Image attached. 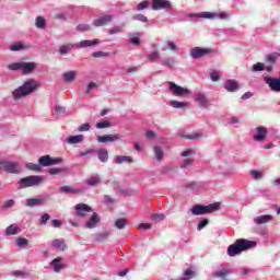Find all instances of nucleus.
Returning <instances> with one entry per match:
<instances>
[{"instance_id":"2f4dec72","label":"nucleus","mask_w":280,"mask_h":280,"mask_svg":"<svg viewBox=\"0 0 280 280\" xmlns=\"http://www.w3.org/2000/svg\"><path fill=\"white\" fill-rule=\"evenodd\" d=\"M66 113H67V109H65V107L57 105L55 106L52 117H55V119H59V117H65Z\"/></svg>"},{"instance_id":"c9c22d12","label":"nucleus","mask_w":280,"mask_h":280,"mask_svg":"<svg viewBox=\"0 0 280 280\" xmlns=\"http://www.w3.org/2000/svg\"><path fill=\"white\" fill-rule=\"evenodd\" d=\"M60 194H78L80 191L78 188H74L73 186H61L59 188Z\"/></svg>"},{"instance_id":"b1692460","label":"nucleus","mask_w":280,"mask_h":280,"mask_svg":"<svg viewBox=\"0 0 280 280\" xmlns=\"http://www.w3.org/2000/svg\"><path fill=\"white\" fill-rule=\"evenodd\" d=\"M45 203V199L43 198H28L25 201L26 207H40Z\"/></svg>"},{"instance_id":"680f3d73","label":"nucleus","mask_w":280,"mask_h":280,"mask_svg":"<svg viewBox=\"0 0 280 280\" xmlns=\"http://www.w3.org/2000/svg\"><path fill=\"white\" fill-rule=\"evenodd\" d=\"M210 80L212 82H219L220 81V74L218 73V71L210 72Z\"/></svg>"},{"instance_id":"cd10ccee","label":"nucleus","mask_w":280,"mask_h":280,"mask_svg":"<svg viewBox=\"0 0 280 280\" xmlns=\"http://www.w3.org/2000/svg\"><path fill=\"white\" fill-rule=\"evenodd\" d=\"M82 141H84V135H77V136H70L66 143H68L69 145H75L78 143H82Z\"/></svg>"},{"instance_id":"4be33fe9","label":"nucleus","mask_w":280,"mask_h":280,"mask_svg":"<svg viewBox=\"0 0 280 280\" xmlns=\"http://www.w3.org/2000/svg\"><path fill=\"white\" fill-rule=\"evenodd\" d=\"M273 217L270 214H265V215H258L253 219L254 223L257 225L261 224H268V222H272Z\"/></svg>"},{"instance_id":"f257e3e1","label":"nucleus","mask_w":280,"mask_h":280,"mask_svg":"<svg viewBox=\"0 0 280 280\" xmlns=\"http://www.w3.org/2000/svg\"><path fill=\"white\" fill-rule=\"evenodd\" d=\"M38 86L40 85L36 80L30 79L12 92V97L15 102H19V100H23V97H27V95L35 93Z\"/></svg>"},{"instance_id":"72a5a7b5","label":"nucleus","mask_w":280,"mask_h":280,"mask_svg":"<svg viewBox=\"0 0 280 280\" xmlns=\"http://www.w3.org/2000/svg\"><path fill=\"white\" fill-rule=\"evenodd\" d=\"M75 48V44H66L60 46L59 48V54H61V56H67V54H69V51H71V49Z\"/></svg>"},{"instance_id":"412c9836","label":"nucleus","mask_w":280,"mask_h":280,"mask_svg":"<svg viewBox=\"0 0 280 280\" xmlns=\"http://www.w3.org/2000/svg\"><path fill=\"white\" fill-rule=\"evenodd\" d=\"M21 226L16 223H13L11 225H9L5 231H4V235L7 237H10L12 235H19V233H21Z\"/></svg>"},{"instance_id":"49530a36","label":"nucleus","mask_w":280,"mask_h":280,"mask_svg":"<svg viewBox=\"0 0 280 280\" xmlns=\"http://www.w3.org/2000/svg\"><path fill=\"white\" fill-rule=\"evenodd\" d=\"M150 8V1L143 0L142 2L138 3L137 10L138 12H142V10H148Z\"/></svg>"},{"instance_id":"9b49d317","label":"nucleus","mask_w":280,"mask_h":280,"mask_svg":"<svg viewBox=\"0 0 280 280\" xmlns=\"http://www.w3.org/2000/svg\"><path fill=\"white\" fill-rule=\"evenodd\" d=\"M151 8L159 12V10H172L174 4L170 0H151Z\"/></svg>"},{"instance_id":"bb28decb","label":"nucleus","mask_w":280,"mask_h":280,"mask_svg":"<svg viewBox=\"0 0 280 280\" xmlns=\"http://www.w3.org/2000/svg\"><path fill=\"white\" fill-rule=\"evenodd\" d=\"M62 78L65 82H74V80L78 78V71L70 70L62 73Z\"/></svg>"},{"instance_id":"20e7f679","label":"nucleus","mask_w":280,"mask_h":280,"mask_svg":"<svg viewBox=\"0 0 280 280\" xmlns=\"http://www.w3.org/2000/svg\"><path fill=\"white\" fill-rule=\"evenodd\" d=\"M8 69L10 71H21L24 75H28V73H32L36 69V63L25 61L13 62L8 66Z\"/></svg>"},{"instance_id":"5701e85b","label":"nucleus","mask_w":280,"mask_h":280,"mask_svg":"<svg viewBox=\"0 0 280 280\" xmlns=\"http://www.w3.org/2000/svg\"><path fill=\"white\" fill-rule=\"evenodd\" d=\"M50 246L57 250H67V243L65 240L56 238L50 242Z\"/></svg>"},{"instance_id":"9d476101","label":"nucleus","mask_w":280,"mask_h":280,"mask_svg":"<svg viewBox=\"0 0 280 280\" xmlns=\"http://www.w3.org/2000/svg\"><path fill=\"white\" fill-rule=\"evenodd\" d=\"M0 167L8 174H19L21 172V165L19 162L2 161Z\"/></svg>"},{"instance_id":"6e6d98bb","label":"nucleus","mask_w":280,"mask_h":280,"mask_svg":"<svg viewBox=\"0 0 280 280\" xmlns=\"http://www.w3.org/2000/svg\"><path fill=\"white\" fill-rule=\"evenodd\" d=\"M91 130V124L85 122L78 128V132H89Z\"/></svg>"},{"instance_id":"7c9ffc66","label":"nucleus","mask_w":280,"mask_h":280,"mask_svg":"<svg viewBox=\"0 0 280 280\" xmlns=\"http://www.w3.org/2000/svg\"><path fill=\"white\" fill-rule=\"evenodd\" d=\"M178 46L176 45V43H174V40H166L164 43V50L165 51H173L174 54L178 52Z\"/></svg>"},{"instance_id":"c756f323","label":"nucleus","mask_w":280,"mask_h":280,"mask_svg":"<svg viewBox=\"0 0 280 280\" xmlns=\"http://www.w3.org/2000/svg\"><path fill=\"white\" fill-rule=\"evenodd\" d=\"M116 165H122V163H133L132 161V158L131 156H128V155H117L115 159H114Z\"/></svg>"},{"instance_id":"a19ab883","label":"nucleus","mask_w":280,"mask_h":280,"mask_svg":"<svg viewBox=\"0 0 280 280\" xmlns=\"http://www.w3.org/2000/svg\"><path fill=\"white\" fill-rule=\"evenodd\" d=\"M35 25L38 27V30H45L47 21H45V18L43 16H37L35 20Z\"/></svg>"},{"instance_id":"6ab92c4d","label":"nucleus","mask_w":280,"mask_h":280,"mask_svg":"<svg viewBox=\"0 0 280 280\" xmlns=\"http://www.w3.org/2000/svg\"><path fill=\"white\" fill-rule=\"evenodd\" d=\"M75 211H77V215L79 218H84V215H86V213H91V211H93V209L91 208V206L86 205V203H78L74 207Z\"/></svg>"},{"instance_id":"69168bd1","label":"nucleus","mask_w":280,"mask_h":280,"mask_svg":"<svg viewBox=\"0 0 280 280\" xmlns=\"http://www.w3.org/2000/svg\"><path fill=\"white\" fill-rule=\"evenodd\" d=\"M152 220L155 222H163V220H165V214L155 213L152 215Z\"/></svg>"},{"instance_id":"c03bdc74","label":"nucleus","mask_w":280,"mask_h":280,"mask_svg":"<svg viewBox=\"0 0 280 280\" xmlns=\"http://www.w3.org/2000/svg\"><path fill=\"white\" fill-rule=\"evenodd\" d=\"M129 43L131 45H135L136 47H139L141 45V40L139 39V35H136V34L129 35Z\"/></svg>"},{"instance_id":"864d4df0","label":"nucleus","mask_w":280,"mask_h":280,"mask_svg":"<svg viewBox=\"0 0 280 280\" xmlns=\"http://www.w3.org/2000/svg\"><path fill=\"white\" fill-rule=\"evenodd\" d=\"M126 224H127L126 219H118V220H116V222H115L116 229H119V230L125 229V228H126Z\"/></svg>"},{"instance_id":"423d86ee","label":"nucleus","mask_w":280,"mask_h":280,"mask_svg":"<svg viewBox=\"0 0 280 280\" xmlns=\"http://www.w3.org/2000/svg\"><path fill=\"white\" fill-rule=\"evenodd\" d=\"M43 180L44 177L40 175H31L22 178L19 184L21 189H25V187H38Z\"/></svg>"},{"instance_id":"3c124183","label":"nucleus","mask_w":280,"mask_h":280,"mask_svg":"<svg viewBox=\"0 0 280 280\" xmlns=\"http://www.w3.org/2000/svg\"><path fill=\"white\" fill-rule=\"evenodd\" d=\"M253 72L266 71V66L262 62H257L252 67Z\"/></svg>"},{"instance_id":"a211bd4d","label":"nucleus","mask_w":280,"mask_h":280,"mask_svg":"<svg viewBox=\"0 0 280 280\" xmlns=\"http://www.w3.org/2000/svg\"><path fill=\"white\" fill-rule=\"evenodd\" d=\"M102 40L100 39H84L80 43L75 44L77 49H84L86 47H95L97 45H101Z\"/></svg>"},{"instance_id":"0eeeda50","label":"nucleus","mask_w":280,"mask_h":280,"mask_svg":"<svg viewBox=\"0 0 280 280\" xmlns=\"http://www.w3.org/2000/svg\"><path fill=\"white\" fill-rule=\"evenodd\" d=\"M168 91H171L174 97H187L188 95H191V90L183 88L172 81L168 82Z\"/></svg>"},{"instance_id":"338daca9","label":"nucleus","mask_w":280,"mask_h":280,"mask_svg":"<svg viewBox=\"0 0 280 280\" xmlns=\"http://www.w3.org/2000/svg\"><path fill=\"white\" fill-rule=\"evenodd\" d=\"M62 168H58V167H54V168H49L48 174H50V176H57V174H61Z\"/></svg>"},{"instance_id":"4d7b16f0","label":"nucleus","mask_w":280,"mask_h":280,"mask_svg":"<svg viewBox=\"0 0 280 280\" xmlns=\"http://www.w3.org/2000/svg\"><path fill=\"white\" fill-rule=\"evenodd\" d=\"M96 128H97V130H102L104 128H110V122H108V121L96 122Z\"/></svg>"},{"instance_id":"473e14b6","label":"nucleus","mask_w":280,"mask_h":280,"mask_svg":"<svg viewBox=\"0 0 280 280\" xmlns=\"http://www.w3.org/2000/svg\"><path fill=\"white\" fill-rule=\"evenodd\" d=\"M97 156H98V160L102 163H107L108 162V150H106V149H98L97 150Z\"/></svg>"},{"instance_id":"c85d7f7f","label":"nucleus","mask_w":280,"mask_h":280,"mask_svg":"<svg viewBox=\"0 0 280 280\" xmlns=\"http://www.w3.org/2000/svg\"><path fill=\"white\" fill-rule=\"evenodd\" d=\"M185 189L187 191H200V189H202V185L200 183L197 182H189L188 184L185 185Z\"/></svg>"},{"instance_id":"f03ea898","label":"nucleus","mask_w":280,"mask_h":280,"mask_svg":"<svg viewBox=\"0 0 280 280\" xmlns=\"http://www.w3.org/2000/svg\"><path fill=\"white\" fill-rule=\"evenodd\" d=\"M254 246H257V243L241 238L228 247V255L229 257H235V255H240V253H244L248 248H254Z\"/></svg>"},{"instance_id":"dca6fc26","label":"nucleus","mask_w":280,"mask_h":280,"mask_svg":"<svg viewBox=\"0 0 280 280\" xmlns=\"http://www.w3.org/2000/svg\"><path fill=\"white\" fill-rule=\"evenodd\" d=\"M121 137L117 133L115 135H104V136H98L96 138V141L98 143H115V141H119Z\"/></svg>"},{"instance_id":"2eb2a0df","label":"nucleus","mask_w":280,"mask_h":280,"mask_svg":"<svg viewBox=\"0 0 280 280\" xmlns=\"http://www.w3.org/2000/svg\"><path fill=\"white\" fill-rule=\"evenodd\" d=\"M223 89H225V91H228V93H235V92L240 91V83L234 79H228L223 83Z\"/></svg>"},{"instance_id":"39448f33","label":"nucleus","mask_w":280,"mask_h":280,"mask_svg":"<svg viewBox=\"0 0 280 280\" xmlns=\"http://www.w3.org/2000/svg\"><path fill=\"white\" fill-rule=\"evenodd\" d=\"M197 19H209L210 21H215L217 19H220L221 21H226L229 16H231V13L221 11V12H200L197 15Z\"/></svg>"},{"instance_id":"052dcab7","label":"nucleus","mask_w":280,"mask_h":280,"mask_svg":"<svg viewBox=\"0 0 280 280\" xmlns=\"http://www.w3.org/2000/svg\"><path fill=\"white\" fill-rule=\"evenodd\" d=\"M208 225H209V220L208 219H203L197 225V231H202V229H205V226H208Z\"/></svg>"},{"instance_id":"1a4fd4ad","label":"nucleus","mask_w":280,"mask_h":280,"mask_svg":"<svg viewBox=\"0 0 280 280\" xmlns=\"http://www.w3.org/2000/svg\"><path fill=\"white\" fill-rule=\"evenodd\" d=\"M211 54H213L212 48H202V47H194L189 51V56L190 58H192V60L205 58V56H209Z\"/></svg>"},{"instance_id":"6e6552de","label":"nucleus","mask_w":280,"mask_h":280,"mask_svg":"<svg viewBox=\"0 0 280 280\" xmlns=\"http://www.w3.org/2000/svg\"><path fill=\"white\" fill-rule=\"evenodd\" d=\"M267 138H268V128L264 126H258L252 129V139L256 143H264V141H266Z\"/></svg>"},{"instance_id":"4c0bfd02","label":"nucleus","mask_w":280,"mask_h":280,"mask_svg":"<svg viewBox=\"0 0 280 280\" xmlns=\"http://www.w3.org/2000/svg\"><path fill=\"white\" fill-rule=\"evenodd\" d=\"M249 176H252L253 180H261L264 178V172L253 170L249 172Z\"/></svg>"},{"instance_id":"e2e57ef3","label":"nucleus","mask_w":280,"mask_h":280,"mask_svg":"<svg viewBox=\"0 0 280 280\" xmlns=\"http://www.w3.org/2000/svg\"><path fill=\"white\" fill-rule=\"evenodd\" d=\"M23 49V44L18 43L10 46L11 51H21Z\"/></svg>"},{"instance_id":"58836bf2","label":"nucleus","mask_w":280,"mask_h":280,"mask_svg":"<svg viewBox=\"0 0 280 280\" xmlns=\"http://www.w3.org/2000/svg\"><path fill=\"white\" fill-rule=\"evenodd\" d=\"M265 60L269 65H275V62H277V60H279V54L278 52H273V54L267 55Z\"/></svg>"},{"instance_id":"13d9d810","label":"nucleus","mask_w":280,"mask_h":280,"mask_svg":"<svg viewBox=\"0 0 280 280\" xmlns=\"http://www.w3.org/2000/svg\"><path fill=\"white\" fill-rule=\"evenodd\" d=\"M78 32H89L91 31V25L89 24H79L77 26Z\"/></svg>"},{"instance_id":"ddd939ff","label":"nucleus","mask_w":280,"mask_h":280,"mask_svg":"<svg viewBox=\"0 0 280 280\" xmlns=\"http://www.w3.org/2000/svg\"><path fill=\"white\" fill-rule=\"evenodd\" d=\"M194 154H196V150L194 149H187L186 151L182 152V156L188 158L183 161L180 165L182 170H186V167H191V165H194V159L189 158L194 156Z\"/></svg>"},{"instance_id":"774afa93","label":"nucleus","mask_w":280,"mask_h":280,"mask_svg":"<svg viewBox=\"0 0 280 280\" xmlns=\"http://www.w3.org/2000/svg\"><path fill=\"white\" fill-rule=\"evenodd\" d=\"M226 275H231V269H222L215 273L217 277H226Z\"/></svg>"},{"instance_id":"8fccbe9b","label":"nucleus","mask_w":280,"mask_h":280,"mask_svg":"<svg viewBox=\"0 0 280 280\" xmlns=\"http://www.w3.org/2000/svg\"><path fill=\"white\" fill-rule=\"evenodd\" d=\"M26 170H31V172H40V164L26 163Z\"/></svg>"},{"instance_id":"f704fd0d","label":"nucleus","mask_w":280,"mask_h":280,"mask_svg":"<svg viewBox=\"0 0 280 280\" xmlns=\"http://www.w3.org/2000/svg\"><path fill=\"white\" fill-rule=\"evenodd\" d=\"M38 163H39V166L42 165V167H49L51 166V156L44 155L39 158Z\"/></svg>"},{"instance_id":"09e8293b","label":"nucleus","mask_w":280,"mask_h":280,"mask_svg":"<svg viewBox=\"0 0 280 280\" xmlns=\"http://www.w3.org/2000/svg\"><path fill=\"white\" fill-rule=\"evenodd\" d=\"M15 244L19 248H23V246H27V244H30V241L25 237H19L15 240Z\"/></svg>"},{"instance_id":"a878e982","label":"nucleus","mask_w":280,"mask_h":280,"mask_svg":"<svg viewBox=\"0 0 280 280\" xmlns=\"http://www.w3.org/2000/svg\"><path fill=\"white\" fill-rule=\"evenodd\" d=\"M97 224H100V217L94 212L91 219L85 223V229H95Z\"/></svg>"},{"instance_id":"4468645a","label":"nucleus","mask_w":280,"mask_h":280,"mask_svg":"<svg viewBox=\"0 0 280 280\" xmlns=\"http://www.w3.org/2000/svg\"><path fill=\"white\" fill-rule=\"evenodd\" d=\"M113 22V15L112 14H105L102 15L93 21L94 27H104V25H108V23Z\"/></svg>"},{"instance_id":"ea45409f","label":"nucleus","mask_w":280,"mask_h":280,"mask_svg":"<svg viewBox=\"0 0 280 280\" xmlns=\"http://www.w3.org/2000/svg\"><path fill=\"white\" fill-rule=\"evenodd\" d=\"M85 183L89 187H97V185H100V177L98 176L90 177L85 180Z\"/></svg>"},{"instance_id":"f3484780","label":"nucleus","mask_w":280,"mask_h":280,"mask_svg":"<svg viewBox=\"0 0 280 280\" xmlns=\"http://www.w3.org/2000/svg\"><path fill=\"white\" fill-rule=\"evenodd\" d=\"M195 102L201 107V108H207L210 106L209 98H207V94L197 92L195 93Z\"/></svg>"},{"instance_id":"de8ad7c7","label":"nucleus","mask_w":280,"mask_h":280,"mask_svg":"<svg viewBox=\"0 0 280 280\" xmlns=\"http://www.w3.org/2000/svg\"><path fill=\"white\" fill-rule=\"evenodd\" d=\"M132 21H139L140 23H148V16L141 14V13H137L132 16Z\"/></svg>"},{"instance_id":"7ed1b4c3","label":"nucleus","mask_w":280,"mask_h":280,"mask_svg":"<svg viewBox=\"0 0 280 280\" xmlns=\"http://www.w3.org/2000/svg\"><path fill=\"white\" fill-rule=\"evenodd\" d=\"M214 211H220V202L210 203L208 206L195 205L190 209L192 215H207V213H213Z\"/></svg>"},{"instance_id":"37998d69","label":"nucleus","mask_w":280,"mask_h":280,"mask_svg":"<svg viewBox=\"0 0 280 280\" xmlns=\"http://www.w3.org/2000/svg\"><path fill=\"white\" fill-rule=\"evenodd\" d=\"M194 277H196V272L191 269H187L179 280H191Z\"/></svg>"},{"instance_id":"f8f14e48","label":"nucleus","mask_w":280,"mask_h":280,"mask_svg":"<svg viewBox=\"0 0 280 280\" xmlns=\"http://www.w3.org/2000/svg\"><path fill=\"white\" fill-rule=\"evenodd\" d=\"M264 82L268 85L272 93H280V75L275 77H265Z\"/></svg>"},{"instance_id":"a18cd8bd","label":"nucleus","mask_w":280,"mask_h":280,"mask_svg":"<svg viewBox=\"0 0 280 280\" xmlns=\"http://www.w3.org/2000/svg\"><path fill=\"white\" fill-rule=\"evenodd\" d=\"M153 150H154L156 161H163V156H164L163 149H161V147H154Z\"/></svg>"},{"instance_id":"5fc2aeb1","label":"nucleus","mask_w":280,"mask_h":280,"mask_svg":"<svg viewBox=\"0 0 280 280\" xmlns=\"http://www.w3.org/2000/svg\"><path fill=\"white\" fill-rule=\"evenodd\" d=\"M108 56H110V54L104 51H94L92 54L93 58H108Z\"/></svg>"},{"instance_id":"79ce46f5","label":"nucleus","mask_w":280,"mask_h":280,"mask_svg":"<svg viewBox=\"0 0 280 280\" xmlns=\"http://www.w3.org/2000/svg\"><path fill=\"white\" fill-rule=\"evenodd\" d=\"M108 237H110V233L101 232L95 235L94 240H95V242H104L105 240H108Z\"/></svg>"},{"instance_id":"bf43d9fd","label":"nucleus","mask_w":280,"mask_h":280,"mask_svg":"<svg viewBox=\"0 0 280 280\" xmlns=\"http://www.w3.org/2000/svg\"><path fill=\"white\" fill-rule=\"evenodd\" d=\"M93 89H97V83L90 82L86 86L85 94L89 95L93 91Z\"/></svg>"},{"instance_id":"393cba45","label":"nucleus","mask_w":280,"mask_h":280,"mask_svg":"<svg viewBox=\"0 0 280 280\" xmlns=\"http://www.w3.org/2000/svg\"><path fill=\"white\" fill-rule=\"evenodd\" d=\"M11 277H14L15 279H30V277H32V273L25 270H13L11 271Z\"/></svg>"},{"instance_id":"aec40b11","label":"nucleus","mask_w":280,"mask_h":280,"mask_svg":"<svg viewBox=\"0 0 280 280\" xmlns=\"http://www.w3.org/2000/svg\"><path fill=\"white\" fill-rule=\"evenodd\" d=\"M49 266L55 272H62V270H65V262L62 261V257L52 259Z\"/></svg>"},{"instance_id":"e433bc0d","label":"nucleus","mask_w":280,"mask_h":280,"mask_svg":"<svg viewBox=\"0 0 280 280\" xmlns=\"http://www.w3.org/2000/svg\"><path fill=\"white\" fill-rule=\"evenodd\" d=\"M188 105H189V103H187V102H180V101H171L170 102V106H172V108H187Z\"/></svg>"},{"instance_id":"603ef678","label":"nucleus","mask_w":280,"mask_h":280,"mask_svg":"<svg viewBox=\"0 0 280 280\" xmlns=\"http://www.w3.org/2000/svg\"><path fill=\"white\" fill-rule=\"evenodd\" d=\"M163 65H164V67H168L170 69H172V67H174V65H176V60L174 58L170 57V58L164 59Z\"/></svg>"},{"instance_id":"0e129e2a","label":"nucleus","mask_w":280,"mask_h":280,"mask_svg":"<svg viewBox=\"0 0 280 280\" xmlns=\"http://www.w3.org/2000/svg\"><path fill=\"white\" fill-rule=\"evenodd\" d=\"M148 58L152 62H155V60H159V58H161V55L159 54V51H154L151 55H149Z\"/></svg>"}]
</instances>
